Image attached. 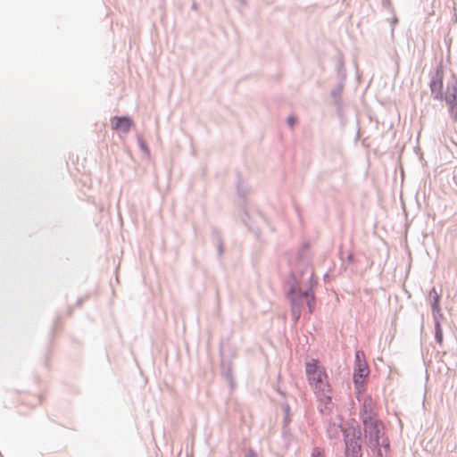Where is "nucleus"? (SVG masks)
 <instances>
[{
	"instance_id": "1",
	"label": "nucleus",
	"mask_w": 457,
	"mask_h": 457,
	"mask_svg": "<svg viewBox=\"0 0 457 457\" xmlns=\"http://www.w3.org/2000/svg\"><path fill=\"white\" fill-rule=\"evenodd\" d=\"M363 436L367 445L375 453L376 457H387L390 451V441L385 436L384 424L375 417L363 416Z\"/></svg>"
},
{
	"instance_id": "2",
	"label": "nucleus",
	"mask_w": 457,
	"mask_h": 457,
	"mask_svg": "<svg viewBox=\"0 0 457 457\" xmlns=\"http://www.w3.org/2000/svg\"><path fill=\"white\" fill-rule=\"evenodd\" d=\"M293 285L287 290V297L291 305V316L294 321L300 319L304 303L308 307L309 313L315 310L316 296L311 290H300L295 278H292Z\"/></svg>"
},
{
	"instance_id": "3",
	"label": "nucleus",
	"mask_w": 457,
	"mask_h": 457,
	"mask_svg": "<svg viewBox=\"0 0 457 457\" xmlns=\"http://www.w3.org/2000/svg\"><path fill=\"white\" fill-rule=\"evenodd\" d=\"M305 373L312 387L323 395L330 392L328 374L318 359H311L305 362Z\"/></svg>"
},
{
	"instance_id": "4",
	"label": "nucleus",
	"mask_w": 457,
	"mask_h": 457,
	"mask_svg": "<svg viewBox=\"0 0 457 457\" xmlns=\"http://www.w3.org/2000/svg\"><path fill=\"white\" fill-rule=\"evenodd\" d=\"M370 370L362 351H356L354 355V367L353 373V382L355 389L361 393L363 389L365 379L369 376Z\"/></svg>"
},
{
	"instance_id": "5",
	"label": "nucleus",
	"mask_w": 457,
	"mask_h": 457,
	"mask_svg": "<svg viewBox=\"0 0 457 457\" xmlns=\"http://www.w3.org/2000/svg\"><path fill=\"white\" fill-rule=\"evenodd\" d=\"M443 101L447 105V111L453 122H457V76L453 73L447 81L445 95Z\"/></svg>"
},
{
	"instance_id": "6",
	"label": "nucleus",
	"mask_w": 457,
	"mask_h": 457,
	"mask_svg": "<svg viewBox=\"0 0 457 457\" xmlns=\"http://www.w3.org/2000/svg\"><path fill=\"white\" fill-rule=\"evenodd\" d=\"M429 89L431 97L434 100L443 101L445 91H444V66L441 62L436 65L434 72L431 74Z\"/></svg>"
},
{
	"instance_id": "7",
	"label": "nucleus",
	"mask_w": 457,
	"mask_h": 457,
	"mask_svg": "<svg viewBox=\"0 0 457 457\" xmlns=\"http://www.w3.org/2000/svg\"><path fill=\"white\" fill-rule=\"evenodd\" d=\"M311 261H307L306 266L302 264L301 262H295L294 268H292L290 274L286 280V285L287 288L291 287V286L293 285V281H291V279L292 278H294L295 282L297 283L298 288L300 290H303L302 281L303 276L309 271L311 272Z\"/></svg>"
},
{
	"instance_id": "8",
	"label": "nucleus",
	"mask_w": 457,
	"mask_h": 457,
	"mask_svg": "<svg viewBox=\"0 0 457 457\" xmlns=\"http://www.w3.org/2000/svg\"><path fill=\"white\" fill-rule=\"evenodd\" d=\"M345 440L362 441V432L360 425L353 420L345 429H343Z\"/></svg>"
},
{
	"instance_id": "9",
	"label": "nucleus",
	"mask_w": 457,
	"mask_h": 457,
	"mask_svg": "<svg viewBox=\"0 0 457 457\" xmlns=\"http://www.w3.org/2000/svg\"><path fill=\"white\" fill-rule=\"evenodd\" d=\"M345 457H362V441L345 440Z\"/></svg>"
},
{
	"instance_id": "10",
	"label": "nucleus",
	"mask_w": 457,
	"mask_h": 457,
	"mask_svg": "<svg viewBox=\"0 0 457 457\" xmlns=\"http://www.w3.org/2000/svg\"><path fill=\"white\" fill-rule=\"evenodd\" d=\"M132 125L133 120L129 116H114L112 121V129L124 134L129 132Z\"/></svg>"
},
{
	"instance_id": "11",
	"label": "nucleus",
	"mask_w": 457,
	"mask_h": 457,
	"mask_svg": "<svg viewBox=\"0 0 457 457\" xmlns=\"http://www.w3.org/2000/svg\"><path fill=\"white\" fill-rule=\"evenodd\" d=\"M243 223L250 229L254 230L253 223H256L259 220H264L263 215L260 212H254L253 215L250 214V211L247 207H245L244 214L241 217Z\"/></svg>"
},
{
	"instance_id": "12",
	"label": "nucleus",
	"mask_w": 457,
	"mask_h": 457,
	"mask_svg": "<svg viewBox=\"0 0 457 457\" xmlns=\"http://www.w3.org/2000/svg\"><path fill=\"white\" fill-rule=\"evenodd\" d=\"M212 242L215 245L217 249L218 258L219 260H220L224 253V244L221 232L217 228H212Z\"/></svg>"
},
{
	"instance_id": "13",
	"label": "nucleus",
	"mask_w": 457,
	"mask_h": 457,
	"mask_svg": "<svg viewBox=\"0 0 457 457\" xmlns=\"http://www.w3.org/2000/svg\"><path fill=\"white\" fill-rule=\"evenodd\" d=\"M344 89V83H338L331 91L330 97L333 102V104L337 107V110H340L342 107V92Z\"/></svg>"
},
{
	"instance_id": "14",
	"label": "nucleus",
	"mask_w": 457,
	"mask_h": 457,
	"mask_svg": "<svg viewBox=\"0 0 457 457\" xmlns=\"http://www.w3.org/2000/svg\"><path fill=\"white\" fill-rule=\"evenodd\" d=\"M310 248V243L304 242L301 247L299 248L297 254H296V260L295 262H301L302 264L305 265L307 264V261H310V258L308 256V250Z\"/></svg>"
},
{
	"instance_id": "15",
	"label": "nucleus",
	"mask_w": 457,
	"mask_h": 457,
	"mask_svg": "<svg viewBox=\"0 0 457 457\" xmlns=\"http://www.w3.org/2000/svg\"><path fill=\"white\" fill-rule=\"evenodd\" d=\"M361 416H370L375 417V413L372 410V399L370 396H368L364 399L362 408L361 410Z\"/></svg>"
},
{
	"instance_id": "16",
	"label": "nucleus",
	"mask_w": 457,
	"mask_h": 457,
	"mask_svg": "<svg viewBox=\"0 0 457 457\" xmlns=\"http://www.w3.org/2000/svg\"><path fill=\"white\" fill-rule=\"evenodd\" d=\"M281 405H282V409H283V411H284L283 426H284V428H285L291 422L292 413H291V409H290V405H289L288 403L284 402V403H282Z\"/></svg>"
},
{
	"instance_id": "17",
	"label": "nucleus",
	"mask_w": 457,
	"mask_h": 457,
	"mask_svg": "<svg viewBox=\"0 0 457 457\" xmlns=\"http://www.w3.org/2000/svg\"><path fill=\"white\" fill-rule=\"evenodd\" d=\"M430 294H433V301L431 303L432 311H437V309H441L440 307V298L441 295L438 294L435 288H432Z\"/></svg>"
},
{
	"instance_id": "18",
	"label": "nucleus",
	"mask_w": 457,
	"mask_h": 457,
	"mask_svg": "<svg viewBox=\"0 0 457 457\" xmlns=\"http://www.w3.org/2000/svg\"><path fill=\"white\" fill-rule=\"evenodd\" d=\"M237 189L238 195L242 198L245 197L250 190L247 185H245L240 179L237 181Z\"/></svg>"
},
{
	"instance_id": "19",
	"label": "nucleus",
	"mask_w": 457,
	"mask_h": 457,
	"mask_svg": "<svg viewBox=\"0 0 457 457\" xmlns=\"http://www.w3.org/2000/svg\"><path fill=\"white\" fill-rule=\"evenodd\" d=\"M221 369H222V372H223V375L226 378V379L229 382H232L233 376H232L231 364L230 363L226 364L225 362H222Z\"/></svg>"
},
{
	"instance_id": "20",
	"label": "nucleus",
	"mask_w": 457,
	"mask_h": 457,
	"mask_svg": "<svg viewBox=\"0 0 457 457\" xmlns=\"http://www.w3.org/2000/svg\"><path fill=\"white\" fill-rule=\"evenodd\" d=\"M435 340L438 345H442L444 341V334L441 325L438 323L435 326Z\"/></svg>"
},
{
	"instance_id": "21",
	"label": "nucleus",
	"mask_w": 457,
	"mask_h": 457,
	"mask_svg": "<svg viewBox=\"0 0 457 457\" xmlns=\"http://www.w3.org/2000/svg\"><path fill=\"white\" fill-rule=\"evenodd\" d=\"M337 74L341 78V79H345L346 77V72L345 70L344 62L341 59H339L337 62Z\"/></svg>"
},
{
	"instance_id": "22",
	"label": "nucleus",
	"mask_w": 457,
	"mask_h": 457,
	"mask_svg": "<svg viewBox=\"0 0 457 457\" xmlns=\"http://www.w3.org/2000/svg\"><path fill=\"white\" fill-rule=\"evenodd\" d=\"M433 319H434V325L436 326L438 323L441 325L442 320H444V315L441 312V309H437V311H432Z\"/></svg>"
},
{
	"instance_id": "23",
	"label": "nucleus",
	"mask_w": 457,
	"mask_h": 457,
	"mask_svg": "<svg viewBox=\"0 0 457 457\" xmlns=\"http://www.w3.org/2000/svg\"><path fill=\"white\" fill-rule=\"evenodd\" d=\"M308 287L305 290H311L313 292V287L317 284V281L314 279V272L313 270H311L310 276L308 278Z\"/></svg>"
},
{
	"instance_id": "24",
	"label": "nucleus",
	"mask_w": 457,
	"mask_h": 457,
	"mask_svg": "<svg viewBox=\"0 0 457 457\" xmlns=\"http://www.w3.org/2000/svg\"><path fill=\"white\" fill-rule=\"evenodd\" d=\"M137 142H138V145H139L140 149L143 152H145V153L149 152L146 143L141 137H137Z\"/></svg>"
},
{
	"instance_id": "25",
	"label": "nucleus",
	"mask_w": 457,
	"mask_h": 457,
	"mask_svg": "<svg viewBox=\"0 0 457 457\" xmlns=\"http://www.w3.org/2000/svg\"><path fill=\"white\" fill-rule=\"evenodd\" d=\"M296 122H297V119H296V117H295L293 115L288 116L287 119V123L290 127H294L296 124Z\"/></svg>"
},
{
	"instance_id": "26",
	"label": "nucleus",
	"mask_w": 457,
	"mask_h": 457,
	"mask_svg": "<svg viewBox=\"0 0 457 457\" xmlns=\"http://www.w3.org/2000/svg\"><path fill=\"white\" fill-rule=\"evenodd\" d=\"M245 457H258V454L257 453L252 449V448H249L245 453Z\"/></svg>"
},
{
	"instance_id": "27",
	"label": "nucleus",
	"mask_w": 457,
	"mask_h": 457,
	"mask_svg": "<svg viewBox=\"0 0 457 457\" xmlns=\"http://www.w3.org/2000/svg\"><path fill=\"white\" fill-rule=\"evenodd\" d=\"M311 457H324V456L319 448H314L312 450Z\"/></svg>"
},
{
	"instance_id": "28",
	"label": "nucleus",
	"mask_w": 457,
	"mask_h": 457,
	"mask_svg": "<svg viewBox=\"0 0 457 457\" xmlns=\"http://www.w3.org/2000/svg\"><path fill=\"white\" fill-rule=\"evenodd\" d=\"M346 260L349 262H355V258H354V255L352 253H349L346 256Z\"/></svg>"
},
{
	"instance_id": "29",
	"label": "nucleus",
	"mask_w": 457,
	"mask_h": 457,
	"mask_svg": "<svg viewBox=\"0 0 457 457\" xmlns=\"http://www.w3.org/2000/svg\"><path fill=\"white\" fill-rule=\"evenodd\" d=\"M328 278V273H326V274L324 275V280L326 281Z\"/></svg>"
},
{
	"instance_id": "30",
	"label": "nucleus",
	"mask_w": 457,
	"mask_h": 457,
	"mask_svg": "<svg viewBox=\"0 0 457 457\" xmlns=\"http://www.w3.org/2000/svg\"><path fill=\"white\" fill-rule=\"evenodd\" d=\"M278 393H279L281 395H285V394H284V392H282V391H280V390L278 391Z\"/></svg>"
},
{
	"instance_id": "31",
	"label": "nucleus",
	"mask_w": 457,
	"mask_h": 457,
	"mask_svg": "<svg viewBox=\"0 0 457 457\" xmlns=\"http://www.w3.org/2000/svg\"><path fill=\"white\" fill-rule=\"evenodd\" d=\"M340 259H342V260H343V254H342V253H340Z\"/></svg>"
}]
</instances>
